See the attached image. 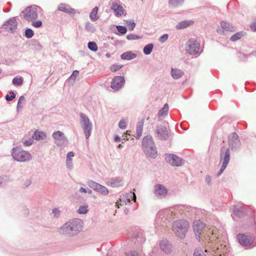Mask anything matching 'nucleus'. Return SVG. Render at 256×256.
I'll return each instance as SVG.
<instances>
[{
    "label": "nucleus",
    "mask_w": 256,
    "mask_h": 256,
    "mask_svg": "<svg viewBox=\"0 0 256 256\" xmlns=\"http://www.w3.org/2000/svg\"><path fill=\"white\" fill-rule=\"evenodd\" d=\"M237 239L239 243L244 246H250L253 242L250 237L244 234H238L237 236Z\"/></svg>",
    "instance_id": "10"
},
{
    "label": "nucleus",
    "mask_w": 256,
    "mask_h": 256,
    "mask_svg": "<svg viewBox=\"0 0 256 256\" xmlns=\"http://www.w3.org/2000/svg\"><path fill=\"white\" fill-rule=\"evenodd\" d=\"M126 256H138V254L136 252H130L128 253L126 255Z\"/></svg>",
    "instance_id": "53"
},
{
    "label": "nucleus",
    "mask_w": 256,
    "mask_h": 256,
    "mask_svg": "<svg viewBox=\"0 0 256 256\" xmlns=\"http://www.w3.org/2000/svg\"><path fill=\"white\" fill-rule=\"evenodd\" d=\"M64 136V134L58 131L54 132L52 134L53 138L56 140H60Z\"/></svg>",
    "instance_id": "39"
},
{
    "label": "nucleus",
    "mask_w": 256,
    "mask_h": 256,
    "mask_svg": "<svg viewBox=\"0 0 256 256\" xmlns=\"http://www.w3.org/2000/svg\"><path fill=\"white\" fill-rule=\"evenodd\" d=\"M111 8L118 16H121L124 14L123 8L117 3H112Z\"/></svg>",
    "instance_id": "17"
},
{
    "label": "nucleus",
    "mask_w": 256,
    "mask_h": 256,
    "mask_svg": "<svg viewBox=\"0 0 256 256\" xmlns=\"http://www.w3.org/2000/svg\"><path fill=\"white\" fill-rule=\"evenodd\" d=\"M172 227V230L176 234L182 238L185 237L186 233L189 227V224L186 220H179L174 222Z\"/></svg>",
    "instance_id": "2"
},
{
    "label": "nucleus",
    "mask_w": 256,
    "mask_h": 256,
    "mask_svg": "<svg viewBox=\"0 0 256 256\" xmlns=\"http://www.w3.org/2000/svg\"><path fill=\"white\" fill-rule=\"evenodd\" d=\"M194 256H205L202 254H198V253H196V252H194Z\"/></svg>",
    "instance_id": "60"
},
{
    "label": "nucleus",
    "mask_w": 256,
    "mask_h": 256,
    "mask_svg": "<svg viewBox=\"0 0 256 256\" xmlns=\"http://www.w3.org/2000/svg\"><path fill=\"white\" fill-rule=\"evenodd\" d=\"M122 68V66L118 64H113L110 66V69L112 72H116L120 70Z\"/></svg>",
    "instance_id": "42"
},
{
    "label": "nucleus",
    "mask_w": 256,
    "mask_h": 256,
    "mask_svg": "<svg viewBox=\"0 0 256 256\" xmlns=\"http://www.w3.org/2000/svg\"><path fill=\"white\" fill-rule=\"evenodd\" d=\"M52 214L54 216H58L60 215V211L58 208H54L52 210Z\"/></svg>",
    "instance_id": "49"
},
{
    "label": "nucleus",
    "mask_w": 256,
    "mask_h": 256,
    "mask_svg": "<svg viewBox=\"0 0 256 256\" xmlns=\"http://www.w3.org/2000/svg\"><path fill=\"white\" fill-rule=\"evenodd\" d=\"M130 194H132L133 195V196H134V202H136V196L134 192L132 193L130 192Z\"/></svg>",
    "instance_id": "62"
},
{
    "label": "nucleus",
    "mask_w": 256,
    "mask_h": 256,
    "mask_svg": "<svg viewBox=\"0 0 256 256\" xmlns=\"http://www.w3.org/2000/svg\"><path fill=\"white\" fill-rule=\"evenodd\" d=\"M38 7L32 6L26 8L23 12L24 18L28 21H32L38 18Z\"/></svg>",
    "instance_id": "4"
},
{
    "label": "nucleus",
    "mask_w": 256,
    "mask_h": 256,
    "mask_svg": "<svg viewBox=\"0 0 256 256\" xmlns=\"http://www.w3.org/2000/svg\"><path fill=\"white\" fill-rule=\"evenodd\" d=\"M33 143V140H26L24 142L25 146H30Z\"/></svg>",
    "instance_id": "51"
},
{
    "label": "nucleus",
    "mask_w": 256,
    "mask_h": 256,
    "mask_svg": "<svg viewBox=\"0 0 256 256\" xmlns=\"http://www.w3.org/2000/svg\"><path fill=\"white\" fill-rule=\"evenodd\" d=\"M160 248L164 252L168 254L171 251V245L166 240H163L160 242Z\"/></svg>",
    "instance_id": "16"
},
{
    "label": "nucleus",
    "mask_w": 256,
    "mask_h": 256,
    "mask_svg": "<svg viewBox=\"0 0 256 256\" xmlns=\"http://www.w3.org/2000/svg\"><path fill=\"white\" fill-rule=\"evenodd\" d=\"M154 45L150 44L146 45L144 48V52L146 54H149L151 53L153 49Z\"/></svg>",
    "instance_id": "30"
},
{
    "label": "nucleus",
    "mask_w": 256,
    "mask_h": 256,
    "mask_svg": "<svg viewBox=\"0 0 256 256\" xmlns=\"http://www.w3.org/2000/svg\"><path fill=\"white\" fill-rule=\"evenodd\" d=\"M30 184V180H28V182H27L25 184V186H26V187L28 186Z\"/></svg>",
    "instance_id": "64"
},
{
    "label": "nucleus",
    "mask_w": 256,
    "mask_h": 256,
    "mask_svg": "<svg viewBox=\"0 0 256 256\" xmlns=\"http://www.w3.org/2000/svg\"><path fill=\"white\" fill-rule=\"evenodd\" d=\"M30 154L26 151H20L17 154L18 161L26 162L30 160Z\"/></svg>",
    "instance_id": "14"
},
{
    "label": "nucleus",
    "mask_w": 256,
    "mask_h": 256,
    "mask_svg": "<svg viewBox=\"0 0 256 256\" xmlns=\"http://www.w3.org/2000/svg\"><path fill=\"white\" fill-rule=\"evenodd\" d=\"M166 161L172 166H180L182 164V160L177 156L172 154H168L166 156Z\"/></svg>",
    "instance_id": "9"
},
{
    "label": "nucleus",
    "mask_w": 256,
    "mask_h": 256,
    "mask_svg": "<svg viewBox=\"0 0 256 256\" xmlns=\"http://www.w3.org/2000/svg\"><path fill=\"white\" fill-rule=\"evenodd\" d=\"M220 158L221 159L223 158L224 160L220 171L218 174V176L222 174L230 161V152L228 148L225 149L224 148H222L220 151Z\"/></svg>",
    "instance_id": "5"
},
{
    "label": "nucleus",
    "mask_w": 256,
    "mask_h": 256,
    "mask_svg": "<svg viewBox=\"0 0 256 256\" xmlns=\"http://www.w3.org/2000/svg\"><path fill=\"white\" fill-rule=\"evenodd\" d=\"M120 140V138L118 136H116L114 137V141L116 142H118Z\"/></svg>",
    "instance_id": "58"
},
{
    "label": "nucleus",
    "mask_w": 256,
    "mask_h": 256,
    "mask_svg": "<svg viewBox=\"0 0 256 256\" xmlns=\"http://www.w3.org/2000/svg\"><path fill=\"white\" fill-rule=\"evenodd\" d=\"M58 9L60 11L64 12H71L72 10L67 5L63 4H62L58 6Z\"/></svg>",
    "instance_id": "29"
},
{
    "label": "nucleus",
    "mask_w": 256,
    "mask_h": 256,
    "mask_svg": "<svg viewBox=\"0 0 256 256\" xmlns=\"http://www.w3.org/2000/svg\"><path fill=\"white\" fill-rule=\"evenodd\" d=\"M144 126V120L140 122H138L136 126V138H139L142 136V128Z\"/></svg>",
    "instance_id": "27"
},
{
    "label": "nucleus",
    "mask_w": 256,
    "mask_h": 256,
    "mask_svg": "<svg viewBox=\"0 0 256 256\" xmlns=\"http://www.w3.org/2000/svg\"><path fill=\"white\" fill-rule=\"evenodd\" d=\"M2 28L4 29L8 32H14L16 30V17L10 18L2 26V28H0V29Z\"/></svg>",
    "instance_id": "7"
},
{
    "label": "nucleus",
    "mask_w": 256,
    "mask_h": 256,
    "mask_svg": "<svg viewBox=\"0 0 256 256\" xmlns=\"http://www.w3.org/2000/svg\"><path fill=\"white\" fill-rule=\"evenodd\" d=\"M192 228L195 234L196 238L200 241L202 236H204L205 241L204 243L208 242H212L216 240L218 238L214 234V230L210 228H208L205 227V224L201 222L200 220H196L192 224Z\"/></svg>",
    "instance_id": "1"
},
{
    "label": "nucleus",
    "mask_w": 256,
    "mask_h": 256,
    "mask_svg": "<svg viewBox=\"0 0 256 256\" xmlns=\"http://www.w3.org/2000/svg\"><path fill=\"white\" fill-rule=\"evenodd\" d=\"M16 148L14 147L12 149V156L14 158V160H16Z\"/></svg>",
    "instance_id": "50"
},
{
    "label": "nucleus",
    "mask_w": 256,
    "mask_h": 256,
    "mask_svg": "<svg viewBox=\"0 0 256 256\" xmlns=\"http://www.w3.org/2000/svg\"><path fill=\"white\" fill-rule=\"evenodd\" d=\"M130 130L126 131V134L124 136H123L124 137V140L126 139V140H128V138H127V135H130Z\"/></svg>",
    "instance_id": "55"
},
{
    "label": "nucleus",
    "mask_w": 256,
    "mask_h": 256,
    "mask_svg": "<svg viewBox=\"0 0 256 256\" xmlns=\"http://www.w3.org/2000/svg\"><path fill=\"white\" fill-rule=\"evenodd\" d=\"M67 224L70 226V228H72L74 234L82 229L81 222L79 220H72Z\"/></svg>",
    "instance_id": "12"
},
{
    "label": "nucleus",
    "mask_w": 256,
    "mask_h": 256,
    "mask_svg": "<svg viewBox=\"0 0 256 256\" xmlns=\"http://www.w3.org/2000/svg\"><path fill=\"white\" fill-rule=\"evenodd\" d=\"M250 28L254 31H256V20H254L250 24Z\"/></svg>",
    "instance_id": "52"
},
{
    "label": "nucleus",
    "mask_w": 256,
    "mask_h": 256,
    "mask_svg": "<svg viewBox=\"0 0 256 256\" xmlns=\"http://www.w3.org/2000/svg\"><path fill=\"white\" fill-rule=\"evenodd\" d=\"M32 26L35 27V28H40L42 26V22L40 20H36V21H32Z\"/></svg>",
    "instance_id": "44"
},
{
    "label": "nucleus",
    "mask_w": 256,
    "mask_h": 256,
    "mask_svg": "<svg viewBox=\"0 0 256 256\" xmlns=\"http://www.w3.org/2000/svg\"><path fill=\"white\" fill-rule=\"evenodd\" d=\"M200 49V44L197 40L194 38L189 40L186 46V52L190 55L195 56L198 54Z\"/></svg>",
    "instance_id": "3"
},
{
    "label": "nucleus",
    "mask_w": 256,
    "mask_h": 256,
    "mask_svg": "<svg viewBox=\"0 0 256 256\" xmlns=\"http://www.w3.org/2000/svg\"><path fill=\"white\" fill-rule=\"evenodd\" d=\"M124 78L123 76H114L111 82V88L114 90H118L124 84Z\"/></svg>",
    "instance_id": "8"
},
{
    "label": "nucleus",
    "mask_w": 256,
    "mask_h": 256,
    "mask_svg": "<svg viewBox=\"0 0 256 256\" xmlns=\"http://www.w3.org/2000/svg\"><path fill=\"white\" fill-rule=\"evenodd\" d=\"M25 102V98L24 96H21L18 100V102L17 104V106H20V104L22 103H23Z\"/></svg>",
    "instance_id": "48"
},
{
    "label": "nucleus",
    "mask_w": 256,
    "mask_h": 256,
    "mask_svg": "<svg viewBox=\"0 0 256 256\" xmlns=\"http://www.w3.org/2000/svg\"><path fill=\"white\" fill-rule=\"evenodd\" d=\"M126 126V122L124 120H121L118 124V126L120 128L124 129Z\"/></svg>",
    "instance_id": "45"
},
{
    "label": "nucleus",
    "mask_w": 256,
    "mask_h": 256,
    "mask_svg": "<svg viewBox=\"0 0 256 256\" xmlns=\"http://www.w3.org/2000/svg\"><path fill=\"white\" fill-rule=\"evenodd\" d=\"M12 84L15 86L16 85V76L12 79Z\"/></svg>",
    "instance_id": "59"
},
{
    "label": "nucleus",
    "mask_w": 256,
    "mask_h": 256,
    "mask_svg": "<svg viewBox=\"0 0 256 256\" xmlns=\"http://www.w3.org/2000/svg\"><path fill=\"white\" fill-rule=\"evenodd\" d=\"M78 70H74L73 72L71 77H72V76L76 77L78 75Z\"/></svg>",
    "instance_id": "56"
},
{
    "label": "nucleus",
    "mask_w": 256,
    "mask_h": 256,
    "mask_svg": "<svg viewBox=\"0 0 256 256\" xmlns=\"http://www.w3.org/2000/svg\"><path fill=\"white\" fill-rule=\"evenodd\" d=\"M222 27L226 31H233L232 28H231L228 23L226 22H222L221 23Z\"/></svg>",
    "instance_id": "31"
},
{
    "label": "nucleus",
    "mask_w": 256,
    "mask_h": 256,
    "mask_svg": "<svg viewBox=\"0 0 256 256\" xmlns=\"http://www.w3.org/2000/svg\"><path fill=\"white\" fill-rule=\"evenodd\" d=\"M98 10V7L96 6L91 12L90 16L92 20L95 21L98 18V17L97 16Z\"/></svg>",
    "instance_id": "28"
},
{
    "label": "nucleus",
    "mask_w": 256,
    "mask_h": 256,
    "mask_svg": "<svg viewBox=\"0 0 256 256\" xmlns=\"http://www.w3.org/2000/svg\"><path fill=\"white\" fill-rule=\"evenodd\" d=\"M70 227L68 224L66 223L64 224L60 230V232L62 234L73 235L75 234L73 232L72 228H70Z\"/></svg>",
    "instance_id": "19"
},
{
    "label": "nucleus",
    "mask_w": 256,
    "mask_h": 256,
    "mask_svg": "<svg viewBox=\"0 0 256 256\" xmlns=\"http://www.w3.org/2000/svg\"><path fill=\"white\" fill-rule=\"evenodd\" d=\"M10 96L9 94H6V100L8 102L12 101L13 99H14L16 98V94L13 91H10Z\"/></svg>",
    "instance_id": "38"
},
{
    "label": "nucleus",
    "mask_w": 256,
    "mask_h": 256,
    "mask_svg": "<svg viewBox=\"0 0 256 256\" xmlns=\"http://www.w3.org/2000/svg\"><path fill=\"white\" fill-rule=\"evenodd\" d=\"M169 108L168 104H166L163 108H162L158 112V117L160 120L163 119L165 116L168 114Z\"/></svg>",
    "instance_id": "20"
},
{
    "label": "nucleus",
    "mask_w": 256,
    "mask_h": 256,
    "mask_svg": "<svg viewBox=\"0 0 256 256\" xmlns=\"http://www.w3.org/2000/svg\"><path fill=\"white\" fill-rule=\"evenodd\" d=\"M74 156V153L72 152H69L66 156V164L68 166L71 165L72 158Z\"/></svg>",
    "instance_id": "36"
},
{
    "label": "nucleus",
    "mask_w": 256,
    "mask_h": 256,
    "mask_svg": "<svg viewBox=\"0 0 256 256\" xmlns=\"http://www.w3.org/2000/svg\"><path fill=\"white\" fill-rule=\"evenodd\" d=\"M150 148L146 149L145 154L148 156L155 158L156 156L157 152L154 145H152V148Z\"/></svg>",
    "instance_id": "23"
},
{
    "label": "nucleus",
    "mask_w": 256,
    "mask_h": 256,
    "mask_svg": "<svg viewBox=\"0 0 256 256\" xmlns=\"http://www.w3.org/2000/svg\"><path fill=\"white\" fill-rule=\"evenodd\" d=\"M156 132L158 137L161 139H166L168 136V131L165 126H158Z\"/></svg>",
    "instance_id": "13"
},
{
    "label": "nucleus",
    "mask_w": 256,
    "mask_h": 256,
    "mask_svg": "<svg viewBox=\"0 0 256 256\" xmlns=\"http://www.w3.org/2000/svg\"><path fill=\"white\" fill-rule=\"evenodd\" d=\"M117 30L122 34H125L126 32V27L118 26H116Z\"/></svg>",
    "instance_id": "43"
},
{
    "label": "nucleus",
    "mask_w": 256,
    "mask_h": 256,
    "mask_svg": "<svg viewBox=\"0 0 256 256\" xmlns=\"http://www.w3.org/2000/svg\"><path fill=\"white\" fill-rule=\"evenodd\" d=\"M206 180L208 182V183H209L210 181V176H208L206 178Z\"/></svg>",
    "instance_id": "63"
},
{
    "label": "nucleus",
    "mask_w": 256,
    "mask_h": 256,
    "mask_svg": "<svg viewBox=\"0 0 256 256\" xmlns=\"http://www.w3.org/2000/svg\"><path fill=\"white\" fill-rule=\"evenodd\" d=\"M183 72L178 69H172V76L174 79H178L180 78L183 75Z\"/></svg>",
    "instance_id": "25"
},
{
    "label": "nucleus",
    "mask_w": 256,
    "mask_h": 256,
    "mask_svg": "<svg viewBox=\"0 0 256 256\" xmlns=\"http://www.w3.org/2000/svg\"><path fill=\"white\" fill-rule=\"evenodd\" d=\"M82 118V127L84 130L86 138H88L90 135L92 125L90 122L88 118L83 114H80Z\"/></svg>",
    "instance_id": "6"
},
{
    "label": "nucleus",
    "mask_w": 256,
    "mask_h": 256,
    "mask_svg": "<svg viewBox=\"0 0 256 256\" xmlns=\"http://www.w3.org/2000/svg\"><path fill=\"white\" fill-rule=\"evenodd\" d=\"M136 56V54L132 53L131 52H128L122 54L121 55V58L123 60H130L131 59H133L135 58Z\"/></svg>",
    "instance_id": "24"
},
{
    "label": "nucleus",
    "mask_w": 256,
    "mask_h": 256,
    "mask_svg": "<svg viewBox=\"0 0 256 256\" xmlns=\"http://www.w3.org/2000/svg\"><path fill=\"white\" fill-rule=\"evenodd\" d=\"M168 35L165 34L160 37V40L162 42H164L168 40Z\"/></svg>",
    "instance_id": "47"
},
{
    "label": "nucleus",
    "mask_w": 256,
    "mask_h": 256,
    "mask_svg": "<svg viewBox=\"0 0 256 256\" xmlns=\"http://www.w3.org/2000/svg\"><path fill=\"white\" fill-rule=\"evenodd\" d=\"M238 136L236 133H232L230 136H229L228 138V143L230 146H232V142L230 141V139H232L234 142H238Z\"/></svg>",
    "instance_id": "33"
},
{
    "label": "nucleus",
    "mask_w": 256,
    "mask_h": 256,
    "mask_svg": "<svg viewBox=\"0 0 256 256\" xmlns=\"http://www.w3.org/2000/svg\"><path fill=\"white\" fill-rule=\"evenodd\" d=\"M184 0H170V4L172 6H177L181 4Z\"/></svg>",
    "instance_id": "34"
},
{
    "label": "nucleus",
    "mask_w": 256,
    "mask_h": 256,
    "mask_svg": "<svg viewBox=\"0 0 256 256\" xmlns=\"http://www.w3.org/2000/svg\"><path fill=\"white\" fill-rule=\"evenodd\" d=\"M88 212V206H81L78 210V213L80 214H86Z\"/></svg>",
    "instance_id": "32"
},
{
    "label": "nucleus",
    "mask_w": 256,
    "mask_h": 256,
    "mask_svg": "<svg viewBox=\"0 0 256 256\" xmlns=\"http://www.w3.org/2000/svg\"><path fill=\"white\" fill-rule=\"evenodd\" d=\"M98 186L100 187V190L102 192V193H103L105 194H108V191L106 188L102 186H100V185H99Z\"/></svg>",
    "instance_id": "46"
},
{
    "label": "nucleus",
    "mask_w": 256,
    "mask_h": 256,
    "mask_svg": "<svg viewBox=\"0 0 256 256\" xmlns=\"http://www.w3.org/2000/svg\"><path fill=\"white\" fill-rule=\"evenodd\" d=\"M46 137V134L43 132L36 130L34 132L32 138L37 140H42Z\"/></svg>",
    "instance_id": "22"
},
{
    "label": "nucleus",
    "mask_w": 256,
    "mask_h": 256,
    "mask_svg": "<svg viewBox=\"0 0 256 256\" xmlns=\"http://www.w3.org/2000/svg\"><path fill=\"white\" fill-rule=\"evenodd\" d=\"M22 82V78H17V84H21Z\"/></svg>",
    "instance_id": "57"
},
{
    "label": "nucleus",
    "mask_w": 256,
    "mask_h": 256,
    "mask_svg": "<svg viewBox=\"0 0 256 256\" xmlns=\"http://www.w3.org/2000/svg\"><path fill=\"white\" fill-rule=\"evenodd\" d=\"M154 143L152 138L149 136H145L142 140V148L144 151L146 152V149L150 148L154 145Z\"/></svg>",
    "instance_id": "15"
},
{
    "label": "nucleus",
    "mask_w": 256,
    "mask_h": 256,
    "mask_svg": "<svg viewBox=\"0 0 256 256\" xmlns=\"http://www.w3.org/2000/svg\"><path fill=\"white\" fill-rule=\"evenodd\" d=\"M10 177L7 176H0V188L6 186L8 182L11 181Z\"/></svg>",
    "instance_id": "26"
},
{
    "label": "nucleus",
    "mask_w": 256,
    "mask_h": 256,
    "mask_svg": "<svg viewBox=\"0 0 256 256\" xmlns=\"http://www.w3.org/2000/svg\"><path fill=\"white\" fill-rule=\"evenodd\" d=\"M212 251L217 255L221 256L222 254H224L227 252V248L226 246H222L220 244L219 246H217L216 248H213Z\"/></svg>",
    "instance_id": "18"
},
{
    "label": "nucleus",
    "mask_w": 256,
    "mask_h": 256,
    "mask_svg": "<svg viewBox=\"0 0 256 256\" xmlns=\"http://www.w3.org/2000/svg\"><path fill=\"white\" fill-rule=\"evenodd\" d=\"M136 36L134 34H128L127 36V38L128 40H134L135 39Z\"/></svg>",
    "instance_id": "54"
},
{
    "label": "nucleus",
    "mask_w": 256,
    "mask_h": 256,
    "mask_svg": "<svg viewBox=\"0 0 256 256\" xmlns=\"http://www.w3.org/2000/svg\"><path fill=\"white\" fill-rule=\"evenodd\" d=\"M243 36L242 32H238L236 34H234L231 38L230 40L232 42H234L240 39Z\"/></svg>",
    "instance_id": "40"
},
{
    "label": "nucleus",
    "mask_w": 256,
    "mask_h": 256,
    "mask_svg": "<svg viewBox=\"0 0 256 256\" xmlns=\"http://www.w3.org/2000/svg\"><path fill=\"white\" fill-rule=\"evenodd\" d=\"M194 22L192 20H184L179 22L176 26L177 29H182L192 25Z\"/></svg>",
    "instance_id": "21"
},
{
    "label": "nucleus",
    "mask_w": 256,
    "mask_h": 256,
    "mask_svg": "<svg viewBox=\"0 0 256 256\" xmlns=\"http://www.w3.org/2000/svg\"><path fill=\"white\" fill-rule=\"evenodd\" d=\"M88 48L90 50L94 52H96L98 50V46L95 42H88Z\"/></svg>",
    "instance_id": "35"
},
{
    "label": "nucleus",
    "mask_w": 256,
    "mask_h": 256,
    "mask_svg": "<svg viewBox=\"0 0 256 256\" xmlns=\"http://www.w3.org/2000/svg\"><path fill=\"white\" fill-rule=\"evenodd\" d=\"M126 24L130 30H133L136 26V24L132 20L127 21Z\"/></svg>",
    "instance_id": "41"
},
{
    "label": "nucleus",
    "mask_w": 256,
    "mask_h": 256,
    "mask_svg": "<svg viewBox=\"0 0 256 256\" xmlns=\"http://www.w3.org/2000/svg\"><path fill=\"white\" fill-rule=\"evenodd\" d=\"M34 34V31L30 29L27 28L25 30V36L28 38H30L33 36Z\"/></svg>",
    "instance_id": "37"
},
{
    "label": "nucleus",
    "mask_w": 256,
    "mask_h": 256,
    "mask_svg": "<svg viewBox=\"0 0 256 256\" xmlns=\"http://www.w3.org/2000/svg\"><path fill=\"white\" fill-rule=\"evenodd\" d=\"M167 192V189L164 186L158 184L154 186V194L156 196H164L166 195Z\"/></svg>",
    "instance_id": "11"
},
{
    "label": "nucleus",
    "mask_w": 256,
    "mask_h": 256,
    "mask_svg": "<svg viewBox=\"0 0 256 256\" xmlns=\"http://www.w3.org/2000/svg\"><path fill=\"white\" fill-rule=\"evenodd\" d=\"M80 191L81 192H86V190L85 188H80Z\"/></svg>",
    "instance_id": "61"
}]
</instances>
